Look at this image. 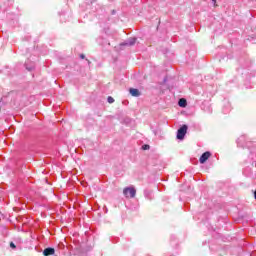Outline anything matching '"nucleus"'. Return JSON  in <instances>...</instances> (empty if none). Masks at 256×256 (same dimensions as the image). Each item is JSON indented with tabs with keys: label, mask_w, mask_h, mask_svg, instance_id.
I'll return each instance as SVG.
<instances>
[{
	"label": "nucleus",
	"mask_w": 256,
	"mask_h": 256,
	"mask_svg": "<svg viewBox=\"0 0 256 256\" xmlns=\"http://www.w3.org/2000/svg\"><path fill=\"white\" fill-rule=\"evenodd\" d=\"M187 129H189L187 125H183L182 127H180L177 131V139H179L180 141H182V139H185V135H187Z\"/></svg>",
	"instance_id": "obj_1"
},
{
	"label": "nucleus",
	"mask_w": 256,
	"mask_h": 256,
	"mask_svg": "<svg viewBox=\"0 0 256 256\" xmlns=\"http://www.w3.org/2000/svg\"><path fill=\"white\" fill-rule=\"evenodd\" d=\"M135 43H137V38H130L120 45H121V47H124V46L133 47V45H135Z\"/></svg>",
	"instance_id": "obj_2"
},
{
	"label": "nucleus",
	"mask_w": 256,
	"mask_h": 256,
	"mask_svg": "<svg viewBox=\"0 0 256 256\" xmlns=\"http://www.w3.org/2000/svg\"><path fill=\"white\" fill-rule=\"evenodd\" d=\"M209 157H211V152L207 151L204 152L199 159V162L201 163V165H203L204 163L207 162V160L209 159Z\"/></svg>",
	"instance_id": "obj_3"
},
{
	"label": "nucleus",
	"mask_w": 256,
	"mask_h": 256,
	"mask_svg": "<svg viewBox=\"0 0 256 256\" xmlns=\"http://www.w3.org/2000/svg\"><path fill=\"white\" fill-rule=\"evenodd\" d=\"M129 93H130V95H132V97H140L141 96V92L139 91V89H136V88H130Z\"/></svg>",
	"instance_id": "obj_4"
},
{
	"label": "nucleus",
	"mask_w": 256,
	"mask_h": 256,
	"mask_svg": "<svg viewBox=\"0 0 256 256\" xmlns=\"http://www.w3.org/2000/svg\"><path fill=\"white\" fill-rule=\"evenodd\" d=\"M43 255L44 256L55 255V248H46V249H44Z\"/></svg>",
	"instance_id": "obj_5"
},
{
	"label": "nucleus",
	"mask_w": 256,
	"mask_h": 256,
	"mask_svg": "<svg viewBox=\"0 0 256 256\" xmlns=\"http://www.w3.org/2000/svg\"><path fill=\"white\" fill-rule=\"evenodd\" d=\"M123 193H137V189H135V186H128L124 188Z\"/></svg>",
	"instance_id": "obj_6"
},
{
	"label": "nucleus",
	"mask_w": 256,
	"mask_h": 256,
	"mask_svg": "<svg viewBox=\"0 0 256 256\" xmlns=\"http://www.w3.org/2000/svg\"><path fill=\"white\" fill-rule=\"evenodd\" d=\"M179 107H187V100L182 98L178 101Z\"/></svg>",
	"instance_id": "obj_7"
},
{
	"label": "nucleus",
	"mask_w": 256,
	"mask_h": 256,
	"mask_svg": "<svg viewBox=\"0 0 256 256\" xmlns=\"http://www.w3.org/2000/svg\"><path fill=\"white\" fill-rule=\"evenodd\" d=\"M126 197L127 199H133L135 197V193H129V194L126 193Z\"/></svg>",
	"instance_id": "obj_8"
},
{
	"label": "nucleus",
	"mask_w": 256,
	"mask_h": 256,
	"mask_svg": "<svg viewBox=\"0 0 256 256\" xmlns=\"http://www.w3.org/2000/svg\"><path fill=\"white\" fill-rule=\"evenodd\" d=\"M108 103H115V99L113 97L109 96Z\"/></svg>",
	"instance_id": "obj_9"
},
{
	"label": "nucleus",
	"mask_w": 256,
	"mask_h": 256,
	"mask_svg": "<svg viewBox=\"0 0 256 256\" xmlns=\"http://www.w3.org/2000/svg\"><path fill=\"white\" fill-rule=\"evenodd\" d=\"M10 247H11L12 249H16V248H17V246H16L15 243H13V242L10 243Z\"/></svg>",
	"instance_id": "obj_10"
},
{
	"label": "nucleus",
	"mask_w": 256,
	"mask_h": 256,
	"mask_svg": "<svg viewBox=\"0 0 256 256\" xmlns=\"http://www.w3.org/2000/svg\"><path fill=\"white\" fill-rule=\"evenodd\" d=\"M143 149H144V150L149 149V145H144V146H143Z\"/></svg>",
	"instance_id": "obj_11"
},
{
	"label": "nucleus",
	"mask_w": 256,
	"mask_h": 256,
	"mask_svg": "<svg viewBox=\"0 0 256 256\" xmlns=\"http://www.w3.org/2000/svg\"><path fill=\"white\" fill-rule=\"evenodd\" d=\"M80 59H85V54H80Z\"/></svg>",
	"instance_id": "obj_12"
},
{
	"label": "nucleus",
	"mask_w": 256,
	"mask_h": 256,
	"mask_svg": "<svg viewBox=\"0 0 256 256\" xmlns=\"http://www.w3.org/2000/svg\"><path fill=\"white\" fill-rule=\"evenodd\" d=\"M212 1H213V3H216L217 0H212Z\"/></svg>",
	"instance_id": "obj_13"
}]
</instances>
